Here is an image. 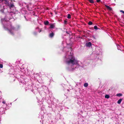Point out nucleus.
Here are the masks:
<instances>
[{
	"instance_id": "9",
	"label": "nucleus",
	"mask_w": 124,
	"mask_h": 124,
	"mask_svg": "<svg viewBox=\"0 0 124 124\" xmlns=\"http://www.w3.org/2000/svg\"><path fill=\"white\" fill-rule=\"evenodd\" d=\"M9 6L10 8H13L14 7V5L12 4L10 5Z\"/></svg>"
},
{
	"instance_id": "25",
	"label": "nucleus",
	"mask_w": 124,
	"mask_h": 124,
	"mask_svg": "<svg viewBox=\"0 0 124 124\" xmlns=\"http://www.w3.org/2000/svg\"><path fill=\"white\" fill-rule=\"evenodd\" d=\"M68 32H67V31H66V33H68Z\"/></svg>"
},
{
	"instance_id": "4",
	"label": "nucleus",
	"mask_w": 124,
	"mask_h": 124,
	"mask_svg": "<svg viewBox=\"0 0 124 124\" xmlns=\"http://www.w3.org/2000/svg\"><path fill=\"white\" fill-rule=\"evenodd\" d=\"M8 31L10 34L12 35H14V34L12 31V30H8Z\"/></svg>"
},
{
	"instance_id": "2",
	"label": "nucleus",
	"mask_w": 124,
	"mask_h": 124,
	"mask_svg": "<svg viewBox=\"0 0 124 124\" xmlns=\"http://www.w3.org/2000/svg\"><path fill=\"white\" fill-rule=\"evenodd\" d=\"M86 45L87 47H90L92 45V43L90 42H89L86 43Z\"/></svg>"
},
{
	"instance_id": "26",
	"label": "nucleus",
	"mask_w": 124,
	"mask_h": 124,
	"mask_svg": "<svg viewBox=\"0 0 124 124\" xmlns=\"http://www.w3.org/2000/svg\"><path fill=\"white\" fill-rule=\"evenodd\" d=\"M41 30H40V31L39 32H41Z\"/></svg>"
},
{
	"instance_id": "20",
	"label": "nucleus",
	"mask_w": 124,
	"mask_h": 124,
	"mask_svg": "<svg viewBox=\"0 0 124 124\" xmlns=\"http://www.w3.org/2000/svg\"><path fill=\"white\" fill-rule=\"evenodd\" d=\"M74 69L73 68L71 70H70V71H73V70Z\"/></svg>"
},
{
	"instance_id": "16",
	"label": "nucleus",
	"mask_w": 124,
	"mask_h": 124,
	"mask_svg": "<svg viewBox=\"0 0 124 124\" xmlns=\"http://www.w3.org/2000/svg\"><path fill=\"white\" fill-rule=\"evenodd\" d=\"M49 22L48 21H46L45 22H44V23H49Z\"/></svg>"
},
{
	"instance_id": "23",
	"label": "nucleus",
	"mask_w": 124,
	"mask_h": 124,
	"mask_svg": "<svg viewBox=\"0 0 124 124\" xmlns=\"http://www.w3.org/2000/svg\"><path fill=\"white\" fill-rule=\"evenodd\" d=\"M46 25H48L49 24H45Z\"/></svg>"
},
{
	"instance_id": "13",
	"label": "nucleus",
	"mask_w": 124,
	"mask_h": 124,
	"mask_svg": "<svg viewBox=\"0 0 124 124\" xmlns=\"http://www.w3.org/2000/svg\"><path fill=\"white\" fill-rule=\"evenodd\" d=\"M94 29L95 30H97L98 29L97 26H94Z\"/></svg>"
},
{
	"instance_id": "21",
	"label": "nucleus",
	"mask_w": 124,
	"mask_h": 124,
	"mask_svg": "<svg viewBox=\"0 0 124 124\" xmlns=\"http://www.w3.org/2000/svg\"><path fill=\"white\" fill-rule=\"evenodd\" d=\"M100 1V0H97V2H99Z\"/></svg>"
},
{
	"instance_id": "12",
	"label": "nucleus",
	"mask_w": 124,
	"mask_h": 124,
	"mask_svg": "<svg viewBox=\"0 0 124 124\" xmlns=\"http://www.w3.org/2000/svg\"><path fill=\"white\" fill-rule=\"evenodd\" d=\"M67 18L69 19L71 18V15H70L68 14V15Z\"/></svg>"
},
{
	"instance_id": "17",
	"label": "nucleus",
	"mask_w": 124,
	"mask_h": 124,
	"mask_svg": "<svg viewBox=\"0 0 124 124\" xmlns=\"http://www.w3.org/2000/svg\"><path fill=\"white\" fill-rule=\"evenodd\" d=\"M2 103L4 104H5L6 103V102L5 101H2Z\"/></svg>"
},
{
	"instance_id": "8",
	"label": "nucleus",
	"mask_w": 124,
	"mask_h": 124,
	"mask_svg": "<svg viewBox=\"0 0 124 124\" xmlns=\"http://www.w3.org/2000/svg\"><path fill=\"white\" fill-rule=\"evenodd\" d=\"M122 94L121 93H118L116 94V96H122Z\"/></svg>"
},
{
	"instance_id": "7",
	"label": "nucleus",
	"mask_w": 124,
	"mask_h": 124,
	"mask_svg": "<svg viewBox=\"0 0 124 124\" xmlns=\"http://www.w3.org/2000/svg\"><path fill=\"white\" fill-rule=\"evenodd\" d=\"M55 26L54 24H51L50 26V28H53Z\"/></svg>"
},
{
	"instance_id": "14",
	"label": "nucleus",
	"mask_w": 124,
	"mask_h": 124,
	"mask_svg": "<svg viewBox=\"0 0 124 124\" xmlns=\"http://www.w3.org/2000/svg\"><path fill=\"white\" fill-rule=\"evenodd\" d=\"M3 67V65L2 64H0V68H2Z\"/></svg>"
},
{
	"instance_id": "6",
	"label": "nucleus",
	"mask_w": 124,
	"mask_h": 124,
	"mask_svg": "<svg viewBox=\"0 0 124 124\" xmlns=\"http://www.w3.org/2000/svg\"><path fill=\"white\" fill-rule=\"evenodd\" d=\"M88 84L87 83H85L84 85V86L85 87H87L88 86Z\"/></svg>"
},
{
	"instance_id": "19",
	"label": "nucleus",
	"mask_w": 124,
	"mask_h": 124,
	"mask_svg": "<svg viewBox=\"0 0 124 124\" xmlns=\"http://www.w3.org/2000/svg\"><path fill=\"white\" fill-rule=\"evenodd\" d=\"M88 23H92V22L91 21H90L88 22Z\"/></svg>"
},
{
	"instance_id": "22",
	"label": "nucleus",
	"mask_w": 124,
	"mask_h": 124,
	"mask_svg": "<svg viewBox=\"0 0 124 124\" xmlns=\"http://www.w3.org/2000/svg\"><path fill=\"white\" fill-rule=\"evenodd\" d=\"M3 0H0V2H2Z\"/></svg>"
},
{
	"instance_id": "3",
	"label": "nucleus",
	"mask_w": 124,
	"mask_h": 124,
	"mask_svg": "<svg viewBox=\"0 0 124 124\" xmlns=\"http://www.w3.org/2000/svg\"><path fill=\"white\" fill-rule=\"evenodd\" d=\"M54 35V33L52 32V33H50L49 34V37H50L52 38L53 37Z\"/></svg>"
},
{
	"instance_id": "10",
	"label": "nucleus",
	"mask_w": 124,
	"mask_h": 124,
	"mask_svg": "<svg viewBox=\"0 0 124 124\" xmlns=\"http://www.w3.org/2000/svg\"><path fill=\"white\" fill-rule=\"evenodd\" d=\"M106 7L107 8L109 9V10H111V8L108 6H106Z\"/></svg>"
},
{
	"instance_id": "24",
	"label": "nucleus",
	"mask_w": 124,
	"mask_h": 124,
	"mask_svg": "<svg viewBox=\"0 0 124 124\" xmlns=\"http://www.w3.org/2000/svg\"><path fill=\"white\" fill-rule=\"evenodd\" d=\"M89 25H92L93 24H88Z\"/></svg>"
},
{
	"instance_id": "1",
	"label": "nucleus",
	"mask_w": 124,
	"mask_h": 124,
	"mask_svg": "<svg viewBox=\"0 0 124 124\" xmlns=\"http://www.w3.org/2000/svg\"><path fill=\"white\" fill-rule=\"evenodd\" d=\"M66 62V64L68 65H73L78 64V61L75 59L74 57L71 56L70 58H69V59L67 60Z\"/></svg>"
},
{
	"instance_id": "11",
	"label": "nucleus",
	"mask_w": 124,
	"mask_h": 124,
	"mask_svg": "<svg viewBox=\"0 0 124 124\" xmlns=\"http://www.w3.org/2000/svg\"><path fill=\"white\" fill-rule=\"evenodd\" d=\"M105 97L106 98L108 99L109 97V96L108 95H106L105 96Z\"/></svg>"
},
{
	"instance_id": "15",
	"label": "nucleus",
	"mask_w": 124,
	"mask_h": 124,
	"mask_svg": "<svg viewBox=\"0 0 124 124\" xmlns=\"http://www.w3.org/2000/svg\"><path fill=\"white\" fill-rule=\"evenodd\" d=\"M90 2L91 3H93V0H89Z\"/></svg>"
},
{
	"instance_id": "5",
	"label": "nucleus",
	"mask_w": 124,
	"mask_h": 124,
	"mask_svg": "<svg viewBox=\"0 0 124 124\" xmlns=\"http://www.w3.org/2000/svg\"><path fill=\"white\" fill-rule=\"evenodd\" d=\"M122 100L121 99H119L117 101V103L119 104H120L121 103V101H122Z\"/></svg>"
},
{
	"instance_id": "18",
	"label": "nucleus",
	"mask_w": 124,
	"mask_h": 124,
	"mask_svg": "<svg viewBox=\"0 0 124 124\" xmlns=\"http://www.w3.org/2000/svg\"><path fill=\"white\" fill-rule=\"evenodd\" d=\"M120 11L121 12H122L123 14H124V11L123 10H121Z\"/></svg>"
}]
</instances>
